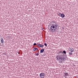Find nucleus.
<instances>
[{"label": "nucleus", "instance_id": "8", "mask_svg": "<svg viewBox=\"0 0 78 78\" xmlns=\"http://www.w3.org/2000/svg\"><path fill=\"white\" fill-rule=\"evenodd\" d=\"M60 15L62 18H64V17L65 16V15H64V14H61Z\"/></svg>", "mask_w": 78, "mask_h": 78}, {"label": "nucleus", "instance_id": "13", "mask_svg": "<svg viewBox=\"0 0 78 78\" xmlns=\"http://www.w3.org/2000/svg\"><path fill=\"white\" fill-rule=\"evenodd\" d=\"M63 53L64 54H66V52L65 51H63Z\"/></svg>", "mask_w": 78, "mask_h": 78}, {"label": "nucleus", "instance_id": "3", "mask_svg": "<svg viewBox=\"0 0 78 78\" xmlns=\"http://www.w3.org/2000/svg\"><path fill=\"white\" fill-rule=\"evenodd\" d=\"M44 76H45V74L44 73H41L40 74V77L41 78H44Z\"/></svg>", "mask_w": 78, "mask_h": 78}, {"label": "nucleus", "instance_id": "2", "mask_svg": "<svg viewBox=\"0 0 78 78\" xmlns=\"http://www.w3.org/2000/svg\"><path fill=\"white\" fill-rule=\"evenodd\" d=\"M58 25L56 24H52V26L50 27V31L53 32L54 30V31H56L58 29Z\"/></svg>", "mask_w": 78, "mask_h": 78}, {"label": "nucleus", "instance_id": "9", "mask_svg": "<svg viewBox=\"0 0 78 78\" xmlns=\"http://www.w3.org/2000/svg\"><path fill=\"white\" fill-rule=\"evenodd\" d=\"M1 43L3 44V43H4V39L3 38H1Z\"/></svg>", "mask_w": 78, "mask_h": 78}, {"label": "nucleus", "instance_id": "17", "mask_svg": "<svg viewBox=\"0 0 78 78\" xmlns=\"http://www.w3.org/2000/svg\"><path fill=\"white\" fill-rule=\"evenodd\" d=\"M17 53H18L19 54H20V53L19 52H17Z\"/></svg>", "mask_w": 78, "mask_h": 78}, {"label": "nucleus", "instance_id": "6", "mask_svg": "<svg viewBox=\"0 0 78 78\" xmlns=\"http://www.w3.org/2000/svg\"><path fill=\"white\" fill-rule=\"evenodd\" d=\"M69 51L71 52H73L74 51V49L72 48H69Z\"/></svg>", "mask_w": 78, "mask_h": 78}, {"label": "nucleus", "instance_id": "22", "mask_svg": "<svg viewBox=\"0 0 78 78\" xmlns=\"http://www.w3.org/2000/svg\"><path fill=\"white\" fill-rule=\"evenodd\" d=\"M77 78H78L77 77Z\"/></svg>", "mask_w": 78, "mask_h": 78}, {"label": "nucleus", "instance_id": "11", "mask_svg": "<svg viewBox=\"0 0 78 78\" xmlns=\"http://www.w3.org/2000/svg\"><path fill=\"white\" fill-rule=\"evenodd\" d=\"M72 52H71L69 53V55H72L73 54V53Z\"/></svg>", "mask_w": 78, "mask_h": 78}, {"label": "nucleus", "instance_id": "7", "mask_svg": "<svg viewBox=\"0 0 78 78\" xmlns=\"http://www.w3.org/2000/svg\"><path fill=\"white\" fill-rule=\"evenodd\" d=\"M44 51V49H42L41 50L40 53H42Z\"/></svg>", "mask_w": 78, "mask_h": 78}, {"label": "nucleus", "instance_id": "18", "mask_svg": "<svg viewBox=\"0 0 78 78\" xmlns=\"http://www.w3.org/2000/svg\"><path fill=\"white\" fill-rule=\"evenodd\" d=\"M59 15H61V13H59Z\"/></svg>", "mask_w": 78, "mask_h": 78}, {"label": "nucleus", "instance_id": "4", "mask_svg": "<svg viewBox=\"0 0 78 78\" xmlns=\"http://www.w3.org/2000/svg\"><path fill=\"white\" fill-rule=\"evenodd\" d=\"M68 76V73H64V75L63 76H64L65 78H67V76Z\"/></svg>", "mask_w": 78, "mask_h": 78}, {"label": "nucleus", "instance_id": "16", "mask_svg": "<svg viewBox=\"0 0 78 78\" xmlns=\"http://www.w3.org/2000/svg\"><path fill=\"white\" fill-rule=\"evenodd\" d=\"M44 45L45 46H47L46 43H44Z\"/></svg>", "mask_w": 78, "mask_h": 78}, {"label": "nucleus", "instance_id": "12", "mask_svg": "<svg viewBox=\"0 0 78 78\" xmlns=\"http://www.w3.org/2000/svg\"><path fill=\"white\" fill-rule=\"evenodd\" d=\"M35 55H36V56H38L39 55V53L38 52V53H36V54H35Z\"/></svg>", "mask_w": 78, "mask_h": 78}, {"label": "nucleus", "instance_id": "20", "mask_svg": "<svg viewBox=\"0 0 78 78\" xmlns=\"http://www.w3.org/2000/svg\"><path fill=\"white\" fill-rule=\"evenodd\" d=\"M52 23H55V22H54V21H53V22H52Z\"/></svg>", "mask_w": 78, "mask_h": 78}, {"label": "nucleus", "instance_id": "15", "mask_svg": "<svg viewBox=\"0 0 78 78\" xmlns=\"http://www.w3.org/2000/svg\"><path fill=\"white\" fill-rule=\"evenodd\" d=\"M37 45V44L36 43H34V44L33 45L35 46V45Z\"/></svg>", "mask_w": 78, "mask_h": 78}, {"label": "nucleus", "instance_id": "21", "mask_svg": "<svg viewBox=\"0 0 78 78\" xmlns=\"http://www.w3.org/2000/svg\"><path fill=\"white\" fill-rule=\"evenodd\" d=\"M61 53H62V52H61Z\"/></svg>", "mask_w": 78, "mask_h": 78}, {"label": "nucleus", "instance_id": "5", "mask_svg": "<svg viewBox=\"0 0 78 78\" xmlns=\"http://www.w3.org/2000/svg\"><path fill=\"white\" fill-rule=\"evenodd\" d=\"M37 45H38V47H44V45L42 44H37Z\"/></svg>", "mask_w": 78, "mask_h": 78}, {"label": "nucleus", "instance_id": "1", "mask_svg": "<svg viewBox=\"0 0 78 78\" xmlns=\"http://www.w3.org/2000/svg\"><path fill=\"white\" fill-rule=\"evenodd\" d=\"M56 58H57V61L60 63H62L63 61H64L65 60V57H61L59 55H57Z\"/></svg>", "mask_w": 78, "mask_h": 78}, {"label": "nucleus", "instance_id": "10", "mask_svg": "<svg viewBox=\"0 0 78 78\" xmlns=\"http://www.w3.org/2000/svg\"><path fill=\"white\" fill-rule=\"evenodd\" d=\"M33 50H34V51H35L36 50H38V48H34Z\"/></svg>", "mask_w": 78, "mask_h": 78}, {"label": "nucleus", "instance_id": "14", "mask_svg": "<svg viewBox=\"0 0 78 78\" xmlns=\"http://www.w3.org/2000/svg\"><path fill=\"white\" fill-rule=\"evenodd\" d=\"M2 54H3V55H6L7 54L6 53H3Z\"/></svg>", "mask_w": 78, "mask_h": 78}, {"label": "nucleus", "instance_id": "19", "mask_svg": "<svg viewBox=\"0 0 78 78\" xmlns=\"http://www.w3.org/2000/svg\"><path fill=\"white\" fill-rule=\"evenodd\" d=\"M73 67L75 66V65H74L73 66Z\"/></svg>", "mask_w": 78, "mask_h": 78}]
</instances>
